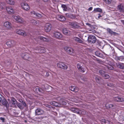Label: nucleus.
<instances>
[{
	"instance_id": "obj_46",
	"label": "nucleus",
	"mask_w": 124,
	"mask_h": 124,
	"mask_svg": "<svg viewBox=\"0 0 124 124\" xmlns=\"http://www.w3.org/2000/svg\"><path fill=\"white\" fill-rule=\"evenodd\" d=\"M42 15L41 14H39V13H37V15H36V17L37 18H41L42 17Z\"/></svg>"
},
{
	"instance_id": "obj_13",
	"label": "nucleus",
	"mask_w": 124,
	"mask_h": 124,
	"mask_svg": "<svg viewBox=\"0 0 124 124\" xmlns=\"http://www.w3.org/2000/svg\"><path fill=\"white\" fill-rule=\"evenodd\" d=\"M6 44L9 47H11L15 45V42L14 41L12 40L7 42Z\"/></svg>"
},
{
	"instance_id": "obj_43",
	"label": "nucleus",
	"mask_w": 124,
	"mask_h": 124,
	"mask_svg": "<svg viewBox=\"0 0 124 124\" xmlns=\"http://www.w3.org/2000/svg\"><path fill=\"white\" fill-rule=\"evenodd\" d=\"M81 79L84 81H86V80L87 78L86 77L83 76H81L80 77Z\"/></svg>"
},
{
	"instance_id": "obj_17",
	"label": "nucleus",
	"mask_w": 124,
	"mask_h": 124,
	"mask_svg": "<svg viewBox=\"0 0 124 124\" xmlns=\"http://www.w3.org/2000/svg\"><path fill=\"white\" fill-rule=\"evenodd\" d=\"M70 89L71 91L75 92H77L79 90V89L77 87L73 86L70 87Z\"/></svg>"
},
{
	"instance_id": "obj_28",
	"label": "nucleus",
	"mask_w": 124,
	"mask_h": 124,
	"mask_svg": "<svg viewBox=\"0 0 124 124\" xmlns=\"http://www.w3.org/2000/svg\"><path fill=\"white\" fill-rule=\"evenodd\" d=\"M117 65L118 68L120 69H124V64L119 63L117 64Z\"/></svg>"
},
{
	"instance_id": "obj_55",
	"label": "nucleus",
	"mask_w": 124,
	"mask_h": 124,
	"mask_svg": "<svg viewBox=\"0 0 124 124\" xmlns=\"http://www.w3.org/2000/svg\"><path fill=\"white\" fill-rule=\"evenodd\" d=\"M102 17L101 16V15H99L98 16V18H100V17Z\"/></svg>"
},
{
	"instance_id": "obj_41",
	"label": "nucleus",
	"mask_w": 124,
	"mask_h": 124,
	"mask_svg": "<svg viewBox=\"0 0 124 124\" xmlns=\"http://www.w3.org/2000/svg\"><path fill=\"white\" fill-rule=\"evenodd\" d=\"M31 22L34 25H36L37 23V22L36 21L33 19L31 20Z\"/></svg>"
},
{
	"instance_id": "obj_36",
	"label": "nucleus",
	"mask_w": 124,
	"mask_h": 124,
	"mask_svg": "<svg viewBox=\"0 0 124 124\" xmlns=\"http://www.w3.org/2000/svg\"><path fill=\"white\" fill-rule=\"evenodd\" d=\"M31 14V16L34 17H36L37 13L34 11H32L30 12Z\"/></svg>"
},
{
	"instance_id": "obj_15",
	"label": "nucleus",
	"mask_w": 124,
	"mask_h": 124,
	"mask_svg": "<svg viewBox=\"0 0 124 124\" xmlns=\"http://www.w3.org/2000/svg\"><path fill=\"white\" fill-rule=\"evenodd\" d=\"M70 25L71 27L74 29L78 28L80 27L78 24L77 22L71 23Z\"/></svg>"
},
{
	"instance_id": "obj_35",
	"label": "nucleus",
	"mask_w": 124,
	"mask_h": 124,
	"mask_svg": "<svg viewBox=\"0 0 124 124\" xmlns=\"http://www.w3.org/2000/svg\"><path fill=\"white\" fill-rule=\"evenodd\" d=\"M8 3L9 4L13 5L15 4V2L13 1V0H7Z\"/></svg>"
},
{
	"instance_id": "obj_33",
	"label": "nucleus",
	"mask_w": 124,
	"mask_h": 124,
	"mask_svg": "<svg viewBox=\"0 0 124 124\" xmlns=\"http://www.w3.org/2000/svg\"><path fill=\"white\" fill-rule=\"evenodd\" d=\"M62 8L64 11H67L68 10V9L66 5L63 4L62 5Z\"/></svg>"
},
{
	"instance_id": "obj_51",
	"label": "nucleus",
	"mask_w": 124,
	"mask_h": 124,
	"mask_svg": "<svg viewBox=\"0 0 124 124\" xmlns=\"http://www.w3.org/2000/svg\"><path fill=\"white\" fill-rule=\"evenodd\" d=\"M59 0H52V1L54 3H56L58 2Z\"/></svg>"
},
{
	"instance_id": "obj_19",
	"label": "nucleus",
	"mask_w": 124,
	"mask_h": 124,
	"mask_svg": "<svg viewBox=\"0 0 124 124\" xmlns=\"http://www.w3.org/2000/svg\"><path fill=\"white\" fill-rule=\"evenodd\" d=\"M114 99L115 101L118 102H123L124 101V99L123 98L120 97L114 98Z\"/></svg>"
},
{
	"instance_id": "obj_16",
	"label": "nucleus",
	"mask_w": 124,
	"mask_h": 124,
	"mask_svg": "<svg viewBox=\"0 0 124 124\" xmlns=\"http://www.w3.org/2000/svg\"><path fill=\"white\" fill-rule=\"evenodd\" d=\"M62 32L63 34L67 35H69L71 34L70 31L68 29L65 28L63 29Z\"/></svg>"
},
{
	"instance_id": "obj_37",
	"label": "nucleus",
	"mask_w": 124,
	"mask_h": 124,
	"mask_svg": "<svg viewBox=\"0 0 124 124\" xmlns=\"http://www.w3.org/2000/svg\"><path fill=\"white\" fill-rule=\"evenodd\" d=\"M5 4L4 2H0V9H2L5 6Z\"/></svg>"
},
{
	"instance_id": "obj_56",
	"label": "nucleus",
	"mask_w": 124,
	"mask_h": 124,
	"mask_svg": "<svg viewBox=\"0 0 124 124\" xmlns=\"http://www.w3.org/2000/svg\"><path fill=\"white\" fill-rule=\"evenodd\" d=\"M36 90H37H37H39V92H40V90L39 89V88H36Z\"/></svg>"
},
{
	"instance_id": "obj_1",
	"label": "nucleus",
	"mask_w": 124,
	"mask_h": 124,
	"mask_svg": "<svg viewBox=\"0 0 124 124\" xmlns=\"http://www.w3.org/2000/svg\"><path fill=\"white\" fill-rule=\"evenodd\" d=\"M12 18L14 19L17 23H23L25 22L23 19L19 16H12Z\"/></svg>"
},
{
	"instance_id": "obj_21",
	"label": "nucleus",
	"mask_w": 124,
	"mask_h": 124,
	"mask_svg": "<svg viewBox=\"0 0 124 124\" xmlns=\"http://www.w3.org/2000/svg\"><path fill=\"white\" fill-rule=\"evenodd\" d=\"M50 103L52 105L54 106H57L58 107H62L60 104L54 101H52V102H50Z\"/></svg>"
},
{
	"instance_id": "obj_9",
	"label": "nucleus",
	"mask_w": 124,
	"mask_h": 124,
	"mask_svg": "<svg viewBox=\"0 0 124 124\" xmlns=\"http://www.w3.org/2000/svg\"><path fill=\"white\" fill-rule=\"evenodd\" d=\"M6 8L7 12L8 14H12L14 13V10L11 7L8 6Z\"/></svg>"
},
{
	"instance_id": "obj_61",
	"label": "nucleus",
	"mask_w": 124,
	"mask_h": 124,
	"mask_svg": "<svg viewBox=\"0 0 124 124\" xmlns=\"http://www.w3.org/2000/svg\"><path fill=\"white\" fill-rule=\"evenodd\" d=\"M81 114H84V115L85 114H84V113H83V112H81Z\"/></svg>"
},
{
	"instance_id": "obj_3",
	"label": "nucleus",
	"mask_w": 124,
	"mask_h": 124,
	"mask_svg": "<svg viewBox=\"0 0 124 124\" xmlns=\"http://www.w3.org/2000/svg\"><path fill=\"white\" fill-rule=\"evenodd\" d=\"M21 5L23 9L26 11H28L30 9L29 6L26 3L22 2L21 3Z\"/></svg>"
},
{
	"instance_id": "obj_45",
	"label": "nucleus",
	"mask_w": 124,
	"mask_h": 124,
	"mask_svg": "<svg viewBox=\"0 0 124 124\" xmlns=\"http://www.w3.org/2000/svg\"><path fill=\"white\" fill-rule=\"evenodd\" d=\"M106 3L109 4L111 3V0H103Z\"/></svg>"
},
{
	"instance_id": "obj_40",
	"label": "nucleus",
	"mask_w": 124,
	"mask_h": 124,
	"mask_svg": "<svg viewBox=\"0 0 124 124\" xmlns=\"http://www.w3.org/2000/svg\"><path fill=\"white\" fill-rule=\"evenodd\" d=\"M107 66V68L109 70H112L113 69V67L110 64L108 65Z\"/></svg>"
},
{
	"instance_id": "obj_24",
	"label": "nucleus",
	"mask_w": 124,
	"mask_h": 124,
	"mask_svg": "<svg viewBox=\"0 0 124 124\" xmlns=\"http://www.w3.org/2000/svg\"><path fill=\"white\" fill-rule=\"evenodd\" d=\"M36 50H38V52L39 53H44L46 52V50L43 47H39V49H36Z\"/></svg>"
},
{
	"instance_id": "obj_64",
	"label": "nucleus",
	"mask_w": 124,
	"mask_h": 124,
	"mask_svg": "<svg viewBox=\"0 0 124 124\" xmlns=\"http://www.w3.org/2000/svg\"><path fill=\"white\" fill-rule=\"evenodd\" d=\"M47 73H46V74H47Z\"/></svg>"
},
{
	"instance_id": "obj_53",
	"label": "nucleus",
	"mask_w": 124,
	"mask_h": 124,
	"mask_svg": "<svg viewBox=\"0 0 124 124\" xmlns=\"http://www.w3.org/2000/svg\"><path fill=\"white\" fill-rule=\"evenodd\" d=\"M22 104L24 106L26 107L27 106L25 102H23Z\"/></svg>"
},
{
	"instance_id": "obj_62",
	"label": "nucleus",
	"mask_w": 124,
	"mask_h": 124,
	"mask_svg": "<svg viewBox=\"0 0 124 124\" xmlns=\"http://www.w3.org/2000/svg\"><path fill=\"white\" fill-rule=\"evenodd\" d=\"M109 123L110 124H113L112 122H111L109 121Z\"/></svg>"
},
{
	"instance_id": "obj_42",
	"label": "nucleus",
	"mask_w": 124,
	"mask_h": 124,
	"mask_svg": "<svg viewBox=\"0 0 124 124\" xmlns=\"http://www.w3.org/2000/svg\"><path fill=\"white\" fill-rule=\"evenodd\" d=\"M17 106L20 108L21 109L22 108H23L22 107V105L21 103H17L16 104Z\"/></svg>"
},
{
	"instance_id": "obj_52",
	"label": "nucleus",
	"mask_w": 124,
	"mask_h": 124,
	"mask_svg": "<svg viewBox=\"0 0 124 124\" xmlns=\"http://www.w3.org/2000/svg\"><path fill=\"white\" fill-rule=\"evenodd\" d=\"M107 85L110 87H112L113 86V85L111 83H109L107 84Z\"/></svg>"
},
{
	"instance_id": "obj_6",
	"label": "nucleus",
	"mask_w": 124,
	"mask_h": 124,
	"mask_svg": "<svg viewBox=\"0 0 124 124\" xmlns=\"http://www.w3.org/2000/svg\"><path fill=\"white\" fill-rule=\"evenodd\" d=\"M88 40L89 42L91 43H94L96 42V39L94 36H91L89 37Z\"/></svg>"
},
{
	"instance_id": "obj_8",
	"label": "nucleus",
	"mask_w": 124,
	"mask_h": 124,
	"mask_svg": "<svg viewBox=\"0 0 124 124\" xmlns=\"http://www.w3.org/2000/svg\"><path fill=\"white\" fill-rule=\"evenodd\" d=\"M11 100L12 102V103L11 102H9V103L10 106L11 107H15L16 106V105L17 103V101L16 100L13 98H12Z\"/></svg>"
},
{
	"instance_id": "obj_50",
	"label": "nucleus",
	"mask_w": 124,
	"mask_h": 124,
	"mask_svg": "<svg viewBox=\"0 0 124 124\" xmlns=\"http://www.w3.org/2000/svg\"><path fill=\"white\" fill-rule=\"evenodd\" d=\"M44 105L45 106L49 108H51L52 107V106L51 105H48L47 104H45Z\"/></svg>"
},
{
	"instance_id": "obj_2",
	"label": "nucleus",
	"mask_w": 124,
	"mask_h": 124,
	"mask_svg": "<svg viewBox=\"0 0 124 124\" xmlns=\"http://www.w3.org/2000/svg\"><path fill=\"white\" fill-rule=\"evenodd\" d=\"M52 25L49 23H46L44 26V30L46 32L50 31L52 29Z\"/></svg>"
},
{
	"instance_id": "obj_59",
	"label": "nucleus",
	"mask_w": 124,
	"mask_h": 124,
	"mask_svg": "<svg viewBox=\"0 0 124 124\" xmlns=\"http://www.w3.org/2000/svg\"><path fill=\"white\" fill-rule=\"evenodd\" d=\"M2 100L1 98V97H0V102H1Z\"/></svg>"
},
{
	"instance_id": "obj_29",
	"label": "nucleus",
	"mask_w": 124,
	"mask_h": 124,
	"mask_svg": "<svg viewBox=\"0 0 124 124\" xmlns=\"http://www.w3.org/2000/svg\"><path fill=\"white\" fill-rule=\"evenodd\" d=\"M93 11L95 12H101L102 11V9L99 8H94Z\"/></svg>"
},
{
	"instance_id": "obj_39",
	"label": "nucleus",
	"mask_w": 124,
	"mask_h": 124,
	"mask_svg": "<svg viewBox=\"0 0 124 124\" xmlns=\"http://www.w3.org/2000/svg\"><path fill=\"white\" fill-rule=\"evenodd\" d=\"M95 80L97 83H100V81L101 78L98 76H96L95 78Z\"/></svg>"
},
{
	"instance_id": "obj_38",
	"label": "nucleus",
	"mask_w": 124,
	"mask_h": 124,
	"mask_svg": "<svg viewBox=\"0 0 124 124\" xmlns=\"http://www.w3.org/2000/svg\"><path fill=\"white\" fill-rule=\"evenodd\" d=\"M102 76L105 78V79H108L109 78V76L108 74H106L105 73L104 74H103Z\"/></svg>"
},
{
	"instance_id": "obj_32",
	"label": "nucleus",
	"mask_w": 124,
	"mask_h": 124,
	"mask_svg": "<svg viewBox=\"0 0 124 124\" xmlns=\"http://www.w3.org/2000/svg\"><path fill=\"white\" fill-rule=\"evenodd\" d=\"M116 59L119 61H122L124 59V56H121L119 57H116Z\"/></svg>"
},
{
	"instance_id": "obj_27",
	"label": "nucleus",
	"mask_w": 124,
	"mask_h": 124,
	"mask_svg": "<svg viewBox=\"0 0 124 124\" xmlns=\"http://www.w3.org/2000/svg\"><path fill=\"white\" fill-rule=\"evenodd\" d=\"M39 38L42 41H48L49 40V39L46 38H45L42 36H40L39 37Z\"/></svg>"
},
{
	"instance_id": "obj_49",
	"label": "nucleus",
	"mask_w": 124,
	"mask_h": 124,
	"mask_svg": "<svg viewBox=\"0 0 124 124\" xmlns=\"http://www.w3.org/2000/svg\"><path fill=\"white\" fill-rule=\"evenodd\" d=\"M99 73L102 76L103 75V74H104L105 72L104 71L102 70H100L99 71Z\"/></svg>"
},
{
	"instance_id": "obj_20",
	"label": "nucleus",
	"mask_w": 124,
	"mask_h": 124,
	"mask_svg": "<svg viewBox=\"0 0 124 124\" xmlns=\"http://www.w3.org/2000/svg\"><path fill=\"white\" fill-rule=\"evenodd\" d=\"M73 39L75 41L79 43L82 44H84V42L83 41L77 37H74L73 38Z\"/></svg>"
},
{
	"instance_id": "obj_12",
	"label": "nucleus",
	"mask_w": 124,
	"mask_h": 124,
	"mask_svg": "<svg viewBox=\"0 0 124 124\" xmlns=\"http://www.w3.org/2000/svg\"><path fill=\"white\" fill-rule=\"evenodd\" d=\"M3 25L5 27L8 29H10L12 27L11 23L8 21L4 22Z\"/></svg>"
},
{
	"instance_id": "obj_44",
	"label": "nucleus",
	"mask_w": 124,
	"mask_h": 124,
	"mask_svg": "<svg viewBox=\"0 0 124 124\" xmlns=\"http://www.w3.org/2000/svg\"><path fill=\"white\" fill-rule=\"evenodd\" d=\"M60 103L61 104L64 105H66L67 104L66 102L62 101H60Z\"/></svg>"
},
{
	"instance_id": "obj_14",
	"label": "nucleus",
	"mask_w": 124,
	"mask_h": 124,
	"mask_svg": "<svg viewBox=\"0 0 124 124\" xmlns=\"http://www.w3.org/2000/svg\"><path fill=\"white\" fill-rule=\"evenodd\" d=\"M16 32L17 34L23 36H25L27 35L25 32L22 30H17Z\"/></svg>"
},
{
	"instance_id": "obj_31",
	"label": "nucleus",
	"mask_w": 124,
	"mask_h": 124,
	"mask_svg": "<svg viewBox=\"0 0 124 124\" xmlns=\"http://www.w3.org/2000/svg\"><path fill=\"white\" fill-rule=\"evenodd\" d=\"M107 31L111 34H115L116 33V32L113 31L111 29L109 28L107 29Z\"/></svg>"
},
{
	"instance_id": "obj_54",
	"label": "nucleus",
	"mask_w": 124,
	"mask_h": 124,
	"mask_svg": "<svg viewBox=\"0 0 124 124\" xmlns=\"http://www.w3.org/2000/svg\"><path fill=\"white\" fill-rule=\"evenodd\" d=\"M93 9V7H91L88 8V10L89 11H91Z\"/></svg>"
},
{
	"instance_id": "obj_7",
	"label": "nucleus",
	"mask_w": 124,
	"mask_h": 124,
	"mask_svg": "<svg viewBox=\"0 0 124 124\" xmlns=\"http://www.w3.org/2000/svg\"><path fill=\"white\" fill-rule=\"evenodd\" d=\"M82 64L81 63H79L77 64V67L79 71L82 72H84L85 71V69L82 67Z\"/></svg>"
},
{
	"instance_id": "obj_4",
	"label": "nucleus",
	"mask_w": 124,
	"mask_h": 124,
	"mask_svg": "<svg viewBox=\"0 0 124 124\" xmlns=\"http://www.w3.org/2000/svg\"><path fill=\"white\" fill-rule=\"evenodd\" d=\"M64 49L65 51L70 54H72L74 52V50L72 48L68 46L65 47Z\"/></svg>"
},
{
	"instance_id": "obj_63",
	"label": "nucleus",
	"mask_w": 124,
	"mask_h": 124,
	"mask_svg": "<svg viewBox=\"0 0 124 124\" xmlns=\"http://www.w3.org/2000/svg\"><path fill=\"white\" fill-rule=\"evenodd\" d=\"M80 111H79V113H80Z\"/></svg>"
},
{
	"instance_id": "obj_58",
	"label": "nucleus",
	"mask_w": 124,
	"mask_h": 124,
	"mask_svg": "<svg viewBox=\"0 0 124 124\" xmlns=\"http://www.w3.org/2000/svg\"><path fill=\"white\" fill-rule=\"evenodd\" d=\"M43 1L45 2H46L48 1L49 0H43Z\"/></svg>"
},
{
	"instance_id": "obj_23",
	"label": "nucleus",
	"mask_w": 124,
	"mask_h": 124,
	"mask_svg": "<svg viewBox=\"0 0 124 124\" xmlns=\"http://www.w3.org/2000/svg\"><path fill=\"white\" fill-rule=\"evenodd\" d=\"M57 17L58 18V19L61 21H64L66 20L65 18L62 16L58 15L57 16Z\"/></svg>"
},
{
	"instance_id": "obj_18",
	"label": "nucleus",
	"mask_w": 124,
	"mask_h": 124,
	"mask_svg": "<svg viewBox=\"0 0 124 124\" xmlns=\"http://www.w3.org/2000/svg\"><path fill=\"white\" fill-rule=\"evenodd\" d=\"M86 24L88 26L92 29H88V31H87L88 32H89V33H94L95 32V31L92 29L93 27V26H92L90 24L88 23H86Z\"/></svg>"
},
{
	"instance_id": "obj_47",
	"label": "nucleus",
	"mask_w": 124,
	"mask_h": 124,
	"mask_svg": "<svg viewBox=\"0 0 124 124\" xmlns=\"http://www.w3.org/2000/svg\"><path fill=\"white\" fill-rule=\"evenodd\" d=\"M21 56L25 59H27V56L26 55H24V54H22L21 55Z\"/></svg>"
},
{
	"instance_id": "obj_5",
	"label": "nucleus",
	"mask_w": 124,
	"mask_h": 124,
	"mask_svg": "<svg viewBox=\"0 0 124 124\" xmlns=\"http://www.w3.org/2000/svg\"><path fill=\"white\" fill-rule=\"evenodd\" d=\"M57 66L62 69H66L67 68V66L63 63L59 62L57 64Z\"/></svg>"
},
{
	"instance_id": "obj_60",
	"label": "nucleus",
	"mask_w": 124,
	"mask_h": 124,
	"mask_svg": "<svg viewBox=\"0 0 124 124\" xmlns=\"http://www.w3.org/2000/svg\"><path fill=\"white\" fill-rule=\"evenodd\" d=\"M121 22L122 23H123L124 24V21L122 20Z\"/></svg>"
},
{
	"instance_id": "obj_30",
	"label": "nucleus",
	"mask_w": 124,
	"mask_h": 124,
	"mask_svg": "<svg viewBox=\"0 0 124 124\" xmlns=\"http://www.w3.org/2000/svg\"><path fill=\"white\" fill-rule=\"evenodd\" d=\"M101 122L102 124H110L109 121L106 120L104 119H102Z\"/></svg>"
},
{
	"instance_id": "obj_48",
	"label": "nucleus",
	"mask_w": 124,
	"mask_h": 124,
	"mask_svg": "<svg viewBox=\"0 0 124 124\" xmlns=\"http://www.w3.org/2000/svg\"><path fill=\"white\" fill-rule=\"evenodd\" d=\"M108 104H106V107H107V106H108V107L109 108H111L113 106V105L112 104H109L108 105H107Z\"/></svg>"
},
{
	"instance_id": "obj_26",
	"label": "nucleus",
	"mask_w": 124,
	"mask_h": 124,
	"mask_svg": "<svg viewBox=\"0 0 124 124\" xmlns=\"http://www.w3.org/2000/svg\"><path fill=\"white\" fill-rule=\"evenodd\" d=\"M118 9H119L121 11L124 12V7L123 5L121 4L118 6Z\"/></svg>"
},
{
	"instance_id": "obj_25",
	"label": "nucleus",
	"mask_w": 124,
	"mask_h": 124,
	"mask_svg": "<svg viewBox=\"0 0 124 124\" xmlns=\"http://www.w3.org/2000/svg\"><path fill=\"white\" fill-rule=\"evenodd\" d=\"M2 103L3 105L5 106L7 108L9 107V104L5 99H4L2 101Z\"/></svg>"
},
{
	"instance_id": "obj_57",
	"label": "nucleus",
	"mask_w": 124,
	"mask_h": 124,
	"mask_svg": "<svg viewBox=\"0 0 124 124\" xmlns=\"http://www.w3.org/2000/svg\"><path fill=\"white\" fill-rule=\"evenodd\" d=\"M0 119L1 120H3L4 119L2 117H0Z\"/></svg>"
},
{
	"instance_id": "obj_22",
	"label": "nucleus",
	"mask_w": 124,
	"mask_h": 124,
	"mask_svg": "<svg viewBox=\"0 0 124 124\" xmlns=\"http://www.w3.org/2000/svg\"><path fill=\"white\" fill-rule=\"evenodd\" d=\"M50 103L52 105L54 106H57L58 107H62L60 104L54 101H52V102H50Z\"/></svg>"
},
{
	"instance_id": "obj_34",
	"label": "nucleus",
	"mask_w": 124,
	"mask_h": 124,
	"mask_svg": "<svg viewBox=\"0 0 124 124\" xmlns=\"http://www.w3.org/2000/svg\"><path fill=\"white\" fill-rule=\"evenodd\" d=\"M95 54L97 56L99 57H101L102 56V54L100 53L99 51H96L95 53Z\"/></svg>"
},
{
	"instance_id": "obj_10",
	"label": "nucleus",
	"mask_w": 124,
	"mask_h": 124,
	"mask_svg": "<svg viewBox=\"0 0 124 124\" xmlns=\"http://www.w3.org/2000/svg\"><path fill=\"white\" fill-rule=\"evenodd\" d=\"M36 115H43L44 113V111L40 108L37 109L35 111Z\"/></svg>"
},
{
	"instance_id": "obj_11",
	"label": "nucleus",
	"mask_w": 124,
	"mask_h": 124,
	"mask_svg": "<svg viewBox=\"0 0 124 124\" xmlns=\"http://www.w3.org/2000/svg\"><path fill=\"white\" fill-rule=\"evenodd\" d=\"M53 36L57 38H61L62 37V34L58 31H54L53 33Z\"/></svg>"
}]
</instances>
